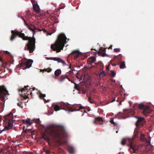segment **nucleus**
<instances>
[{
	"mask_svg": "<svg viewBox=\"0 0 154 154\" xmlns=\"http://www.w3.org/2000/svg\"><path fill=\"white\" fill-rule=\"evenodd\" d=\"M99 84L100 85V82H99Z\"/></svg>",
	"mask_w": 154,
	"mask_h": 154,
	"instance_id": "obj_56",
	"label": "nucleus"
},
{
	"mask_svg": "<svg viewBox=\"0 0 154 154\" xmlns=\"http://www.w3.org/2000/svg\"><path fill=\"white\" fill-rule=\"evenodd\" d=\"M146 122L144 118L141 117H138L137 120L135 123V125L137 127L143 126L145 124Z\"/></svg>",
	"mask_w": 154,
	"mask_h": 154,
	"instance_id": "obj_11",
	"label": "nucleus"
},
{
	"mask_svg": "<svg viewBox=\"0 0 154 154\" xmlns=\"http://www.w3.org/2000/svg\"><path fill=\"white\" fill-rule=\"evenodd\" d=\"M126 141V139L123 138V139L121 142V143L122 145H124L125 144Z\"/></svg>",
	"mask_w": 154,
	"mask_h": 154,
	"instance_id": "obj_30",
	"label": "nucleus"
},
{
	"mask_svg": "<svg viewBox=\"0 0 154 154\" xmlns=\"http://www.w3.org/2000/svg\"><path fill=\"white\" fill-rule=\"evenodd\" d=\"M33 27H34L35 28V29H32L31 26H28L27 27V28H28V29H29L30 30H31V31H32L33 32V35H34V34H35V29H37L36 28V27H35L34 26H32V25Z\"/></svg>",
	"mask_w": 154,
	"mask_h": 154,
	"instance_id": "obj_20",
	"label": "nucleus"
},
{
	"mask_svg": "<svg viewBox=\"0 0 154 154\" xmlns=\"http://www.w3.org/2000/svg\"><path fill=\"white\" fill-rule=\"evenodd\" d=\"M24 24L26 26H27L28 25V24H27V23H26V22L25 20H24Z\"/></svg>",
	"mask_w": 154,
	"mask_h": 154,
	"instance_id": "obj_43",
	"label": "nucleus"
},
{
	"mask_svg": "<svg viewBox=\"0 0 154 154\" xmlns=\"http://www.w3.org/2000/svg\"><path fill=\"white\" fill-rule=\"evenodd\" d=\"M139 133V132L138 131H137V130L136 129H135L134 130V135H133V138H135L136 137H138V136H137V134H138Z\"/></svg>",
	"mask_w": 154,
	"mask_h": 154,
	"instance_id": "obj_23",
	"label": "nucleus"
},
{
	"mask_svg": "<svg viewBox=\"0 0 154 154\" xmlns=\"http://www.w3.org/2000/svg\"><path fill=\"white\" fill-rule=\"evenodd\" d=\"M48 152H49L48 150H47L46 151V152L47 153H48Z\"/></svg>",
	"mask_w": 154,
	"mask_h": 154,
	"instance_id": "obj_50",
	"label": "nucleus"
},
{
	"mask_svg": "<svg viewBox=\"0 0 154 154\" xmlns=\"http://www.w3.org/2000/svg\"><path fill=\"white\" fill-rule=\"evenodd\" d=\"M88 100L89 101V102L91 103H94L93 101H92L91 98V97H88Z\"/></svg>",
	"mask_w": 154,
	"mask_h": 154,
	"instance_id": "obj_34",
	"label": "nucleus"
},
{
	"mask_svg": "<svg viewBox=\"0 0 154 154\" xmlns=\"http://www.w3.org/2000/svg\"><path fill=\"white\" fill-rule=\"evenodd\" d=\"M128 140L129 143L128 146H129L130 149H132L133 153H135L136 151L138 149L139 146L138 145L134 144L133 143L132 139H128Z\"/></svg>",
	"mask_w": 154,
	"mask_h": 154,
	"instance_id": "obj_10",
	"label": "nucleus"
},
{
	"mask_svg": "<svg viewBox=\"0 0 154 154\" xmlns=\"http://www.w3.org/2000/svg\"><path fill=\"white\" fill-rule=\"evenodd\" d=\"M116 133H118V131H116Z\"/></svg>",
	"mask_w": 154,
	"mask_h": 154,
	"instance_id": "obj_54",
	"label": "nucleus"
},
{
	"mask_svg": "<svg viewBox=\"0 0 154 154\" xmlns=\"http://www.w3.org/2000/svg\"><path fill=\"white\" fill-rule=\"evenodd\" d=\"M83 115V114H82V116Z\"/></svg>",
	"mask_w": 154,
	"mask_h": 154,
	"instance_id": "obj_57",
	"label": "nucleus"
},
{
	"mask_svg": "<svg viewBox=\"0 0 154 154\" xmlns=\"http://www.w3.org/2000/svg\"><path fill=\"white\" fill-rule=\"evenodd\" d=\"M37 29L39 31H43L44 32H47V31L44 28H43V29Z\"/></svg>",
	"mask_w": 154,
	"mask_h": 154,
	"instance_id": "obj_37",
	"label": "nucleus"
},
{
	"mask_svg": "<svg viewBox=\"0 0 154 154\" xmlns=\"http://www.w3.org/2000/svg\"><path fill=\"white\" fill-rule=\"evenodd\" d=\"M119 64V63H116V64H112V66H116V65H118Z\"/></svg>",
	"mask_w": 154,
	"mask_h": 154,
	"instance_id": "obj_44",
	"label": "nucleus"
},
{
	"mask_svg": "<svg viewBox=\"0 0 154 154\" xmlns=\"http://www.w3.org/2000/svg\"><path fill=\"white\" fill-rule=\"evenodd\" d=\"M105 52L106 49L102 48L100 49V50L98 51V53L99 55H101L103 57L105 56L106 54Z\"/></svg>",
	"mask_w": 154,
	"mask_h": 154,
	"instance_id": "obj_15",
	"label": "nucleus"
},
{
	"mask_svg": "<svg viewBox=\"0 0 154 154\" xmlns=\"http://www.w3.org/2000/svg\"><path fill=\"white\" fill-rule=\"evenodd\" d=\"M70 54H73L74 59H76L81 55V53L78 50H74L72 51Z\"/></svg>",
	"mask_w": 154,
	"mask_h": 154,
	"instance_id": "obj_13",
	"label": "nucleus"
},
{
	"mask_svg": "<svg viewBox=\"0 0 154 154\" xmlns=\"http://www.w3.org/2000/svg\"><path fill=\"white\" fill-rule=\"evenodd\" d=\"M32 94V93L31 92H30V94Z\"/></svg>",
	"mask_w": 154,
	"mask_h": 154,
	"instance_id": "obj_55",
	"label": "nucleus"
},
{
	"mask_svg": "<svg viewBox=\"0 0 154 154\" xmlns=\"http://www.w3.org/2000/svg\"><path fill=\"white\" fill-rule=\"evenodd\" d=\"M28 87H29L28 86H25L24 88L19 89V91L21 96L22 97L25 99H26L28 98V96L26 95V94H27V92L29 91H28V89L27 88Z\"/></svg>",
	"mask_w": 154,
	"mask_h": 154,
	"instance_id": "obj_9",
	"label": "nucleus"
},
{
	"mask_svg": "<svg viewBox=\"0 0 154 154\" xmlns=\"http://www.w3.org/2000/svg\"><path fill=\"white\" fill-rule=\"evenodd\" d=\"M66 78L69 79L67 75H61L58 79V81L60 82H62Z\"/></svg>",
	"mask_w": 154,
	"mask_h": 154,
	"instance_id": "obj_16",
	"label": "nucleus"
},
{
	"mask_svg": "<svg viewBox=\"0 0 154 154\" xmlns=\"http://www.w3.org/2000/svg\"><path fill=\"white\" fill-rule=\"evenodd\" d=\"M67 39L64 33L60 34L55 43L51 45V48L53 51H56L57 53L60 52L61 50H63L65 45L67 43Z\"/></svg>",
	"mask_w": 154,
	"mask_h": 154,
	"instance_id": "obj_3",
	"label": "nucleus"
},
{
	"mask_svg": "<svg viewBox=\"0 0 154 154\" xmlns=\"http://www.w3.org/2000/svg\"><path fill=\"white\" fill-rule=\"evenodd\" d=\"M47 58L48 59V60H52V59H53V57H47Z\"/></svg>",
	"mask_w": 154,
	"mask_h": 154,
	"instance_id": "obj_45",
	"label": "nucleus"
},
{
	"mask_svg": "<svg viewBox=\"0 0 154 154\" xmlns=\"http://www.w3.org/2000/svg\"><path fill=\"white\" fill-rule=\"evenodd\" d=\"M11 33L12 35L10 39L11 41H13L17 36L21 38L23 40H28V42L24 48L25 50L29 51L30 53L33 52L35 49V39L33 36L32 37L26 36L24 33L17 30H11Z\"/></svg>",
	"mask_w": 154,
	"mask_h": 154,
	"instance_id": "obj_2",
	"label": "nucleus"
},
{
	"mask_svg": "<svg viewBox=\"0 0 154 154\" xmlns=\"http://www.w3.org/2000/svg\"><path fill=\"white\" fill-rule=\"evenodd\" d=\"M61 73V71L60 69L56 70L54 72V75L56 76H57L59 75Z\"/></svg>",
	"mask_w": 154,
	"mask_h": 154,
	"instance_id": "obj_21",
	"label": "nucleus"
},
{
	"mask_svg": "<svg viewBox=\"0 0 154 154\" xmlns=\"http://www.w3.org/2000/svg\"><path fill=\"white\" fill-rule=\"evenodd\" d=\"M8 95V92L5 86L4 85H0V98H2V100H5L6 96Z\"/></svg>",
	"mask_w": 154,
	"mask_h": 154,
	"instance_id": "obj_5",
	"label": "nucleus"
},
{
	"mask_svg": "<svg viewBox=\"0 0 154 154\" xmlns=\"http://www.w3.org/2000/svg\"><path fill=\"white\" fill-rule=\"evenodd\" d=\"M37 0H31L32 4L33 10L36 12L38 13L40 12V8L39 5L37 4Z\"/></svg>",
	"mask_w": 154,
	"mask_h": 154,
	"instance_id": "obj_12",
	"label": "nucleus"
},
{
	"mask_svg": "<svg viewBox=\"0 0 154 154\" xmlns=\"http://www.w3.org/2000/svg\"><path fill=\"white\" fill-rule=\"evenodd\" d=\"M0 61H1V59H0Z\"/></svg>",
	"mask_w": 154,
	"mask_h": 154,
	"instance_id": "obj_58",
	"label": "nucleus"
},
{
	"mask_svg": "<svg viewBox=\"0 0 154 154\" xmlns=\"http://www.w3.org/2000/svg\"><path fill=\"white\" fill-rule=\"evenodd\" d=\"M61 106L62 108V109L64 110H68L69 111L73 112L74 111H79L80 110L83 109H84V108L82 106H81L79 107V110H76L75 109H73L72 107H69L68 104L63 103L61 104Z\"/></svg>",
	"mask_w": 154,
	"mask_h": 154,
	"instance_id": "obj_8",
	"label": "nucleus"
},
{
	"mask_svg": "<svg viewBox=\"0 0 154 154\" xmlns=\"http://www.w3.org/2000/svg\"><path fill=\"white\" fill-rule=\"evenodd\" d=\"M29 121L30 119H27L26 120H22V122L23 123H25L26 122L27 123L29 124V125H31L32 124V123L30 122Z\"/></svg>",
	"mask_w": 154,
	"mask_h": 154,
	"instance_id": "obj_27",
	"label": "nucleus"
},
{
	"mask_svg": "<svg viewBox=\"0 0 154 154\" xmlns=\"http://www.w3.org/2000/svg\"><path fill=\"white\" fill-rule=\"evenodd\" d=\"M27 88V89H28V91H29H29H31V90H31V89H32V91H34V90H35V87H33V88H29V87Z\"/></svg>",
	"mask_w": 154,
	"mask_h": 154,
	"instance_id": "obj_42",
	"label": "nucleus"
},
{
	"mask_svg": "<svg viewBox=\"0 0 154 154\" xmlns=\"http://www.w3.org/2000/svg\"><path fill=\"white\" fill-rule=\"evenodd\" d=\"M4 119L3 124L5 127L4 129L8 130L12 128L13 124L15 121L13 113L10 112L9 114L5 116L4 117Z\"/></svg>",
	"mask_w": 154,
	"mask_h": 154,
	"instance_id": "obj_4",
	"label": "nucleus"
},
{
	"mask_svg": "<svg viewBox=\"0 0 154 154\" xmlns=\"http://www.w3.org/2000/svg\"><path fill=\"white\" fill-rule=\"evenodd\" d=\"M110 122L111 124H112L115 126H116L118 125V124L117 122H114L113 118H111L110 119Z\"/></svg>",
	"mask_w": 154,
	"mask_h": 154,
	"instance_id": "obj_25",
	"label": "nucleus"
},
{
	"mask_svg": "<svg viewBox=\"0 0 154 154\" xmlns=\"http://www.w3.org/2000/svg\"><path fill=\"white\" fill-rule=\"evenodd\" d=\"M42 138L44 139L45 140L48 142L49 139L48 137L46 136L45 134H44L42 135Z\"/></svg>",
	"mask_w": 154,
	"mask_h": 154,
	"instance_id": "obj_22",
	"label": "nucleus"
},
{
	"mask_svg": "<svg viewBox=\"0 0 154 154\" xmlns=\"http://www.w3.org/2000/svg\"><path fill=\"white\" fill-rule=\"evenodd\" d=\"M119 67L121 69L125 68L126 67L125 65V62L124 61L122 62L120 64Z\"/></svg>",
	"mask_w": 154,
	"mask_h": 154,
	"instance_id": "obj_19",
	"label": "nucleus"
},
{
	"mask_svg": "<svg viewBox=\"0 0 154 154\" xmlns=\"http://www.w3.org/2000/svg\"><path fill=\"white\" fill-rule=\"evenodd\" d=\"M59 61H60L58 63H61L63 64H64V65L66 64L65 62L62 59H61L60 58Z\"/></svg>",
	"mask_w": 154,
	"mask_h": 154,
	"instance_id": "obj_35",
	"label": "nucleus"
},
{
	"mask_svg": "<svg viewBox=\"0 0 154 154\" xmlns=\"http://www.w3.org/2000/svg\"><path fill=\"white\" fill-rule=\"evenodd\" d=\"M144 135L142 134H140V138L141 139V140L143 141H144L145 140V138H144Z\"/></svg>",
	"mask_w": 154,
	"mask_h": 154,
	"instance_id": "obj_31",
	"label": "nucleus"
},
{
	"mask_svg": "<svg viewBox=\"0 0 154 154\" xmlns=\"http://www.w3.org/2000/svg\"><path fill=\"white\" fill-rule=\"evenodd\" d=\"M137 107L140 109H143V113L145 115L150 113L151 112V110L148 106H146L141 103L138 105Z\"/></svg>",
	"mask_w": 154,
	"mask_h": 154,
	"instance_id": "obj_6",
	"label": "nucleus"
},
{
	"mask_svg": "<svg viewBox=\"0 0 154 154\" xmlns=\"http://www.w3.org/2000/svg\"><path fill=\"white\" fill-rule=\"evenodd\" d=\"M115 101V98H114L112 100V101H111V102H112L114 101Z\"/></svg>",
	"mask_w": 154,
	"mask_h": 154,
	"instance_id": "obj_47",
	"label": "nucleus"
},
{
	"mask_svg": "<svg viewBox=\"0 0 154 154\" xmlns=\"http://www.w3.org/2000/svg\"><path fill=\"white\" fill-rule=\"evenodd\" d=\"M100 65H101V66H103V67H102V68H103V64L102 63H101L100 64Z\"/></svg>",
	"mask_w": 154,
	"mask_h": 154,
	"instance_id": "obj_49",
	"label": "nucleus"
},
{
	"mask_svg": "<svg viewBox=\"0 0 154 154\" xmlns=\"http://www.w3.org/2000/svg\"><path fill=\"white\" fill-rule=\"evenodd\" d=\"M33 60L31 59H29L26 62H23L20 64L21 68L23 69L29 68L32 66Z\"/></svg>",
	"mask_w": 154,
	"mask_h": 154,
	"instance_id": "obj_7",
	"label": "nucleus"
},
{
	"mask_svg": "<svg viewBox=\"0 0 154 154\" xmlns=\"http://www.w3.org/2000/svg\"><path fill=\"white\" fill-rule=\"evenodd\" d=\"M83 111H84V113H85V112H86V111L85 110H83Z\"/></svg>",
	"mask_w": 154,
	"mask_h": 154,
	"instance_id": "obj_51",
	"label": "nucleus"
},
{
	"mask_svg": "<svg viewBox=\"0 0 154 154\" xmlns=\"http://www.w3.org/2000/svg\"><path fill=\"white\" fill-rule=\"evenodd\" d=\"M46 95L45 94H43L41 92L39 94V97L40 98H43V100L45 102L46 100L44 98V97H45Z\"/></svg>",
	"mask_w": 154,
	"mask_h": 154,
	"instance_id": "obj_24",
	"label": "nucleus"
},
{
	"mask_svg": "<svg viewBox=\"0 0 154 154\" xmlns=\"http://www.w3.org/2000/svg\"><path fill=\"white\" fill-rule=\"evenodd\" d=\"M96 60V58L94 57H90L88 60V64H91L94 63Z\"/></svg>",
	"mask_w": 154,
	"mask_h": 154,
	"instance_id": "obj_17",
	"label": "nucleus"
},
{
	"mask_svg": "<svg viewBox=\"0 0 154 154\" xmlns=\"http://www.w3.org/2000/svg\"><path fill=\"white\" fill-rule=\"evenodd\" d=\"M122 55L121 54H119L116 57V59L118 60V62H120L121 61V59L122 58Z\"/></svg>",
	"mask_w": 154,
	"mask_h": 154,
	"instance_id": "obj_26",
	"label": "nucleus"
},
{
	"mask_svg": "<svg viewBox=\"0 0 154 154\" xmlns=\"http://www.w3.org/2000/svg\"><path fill=\"white\" fill-rule=\"evenodd\" d=\"M68 149L69 153L71 154H73L75 153L74 148L71 146H68Z\"/></svg>",
	"mask_w": 154,
	"mask_h": 154,
	"instance_id": "obj_18",
	"label": "nucleus"
},
{
	"mask_svg": "<svg viewBox=\"0 0 154 154\" xmlns=\"http://www.w3.org/2000/svg\"><path fill=\"white\" fill-rule=\"evenodd\" d=\"M35 122L38 124L40 123V120L39 119H35Z\"/></svg>",
	"mask_w": 154,
	"mask_h": 154,
	"instance_id": "obj_40",
	"label": "nucleus"
},
{
	"mask_svg": "<svg viewBox=\"0 0 154 154\" xmlns=\"http://www.w3.org/2000/svg\"><path fill=\"white\" fill-rule=\"evenodd\" d=\"M146 142H148V144H149V145L150 144V141H149H149H146Z\"/></svg>",
	"mask_w": 154,
	"mask_h": 154,
	"instance_id": "obj_46",
	"label": "nucleus"
},
{
	"mask_svg": "<svg viewBox=\"0 0 154 154\" xmlns=\"http://www.w3.org/2000/svg\"><path fill=\"white\" fill-rule=\"evenodd\" d=\"M60 58L57 57H53L52 60L57 61L58 62H59Z\"/></svg>",
	"mask_w": 154,
	"mask_h": 154,
	"instance_id": "obj_32",
	"label": "nucleus"
},
{
	"mask_svg": "<svg viewBox=\"0 0 154 154\" xmlns=\"http://www.w3.org/2000/svg\"><path fill=\"white\" fill-rule=\"evenodd\" d=\"M69 68L71 69V65H70L69 66Z\"/></svg>",
	"mask_w": 154,
	"mask_h": 154,
	"instance_id": "obj_52",
	"label": "nucleus"
},
{
	"mask_svg": "<svg viewBox=\"0 0 154 154\" xmlns=\"http://www.w3.org/2000/svg\"><path fill=\"white\" fill-rule=\"evenodd\" d=\"M46 131L57 143L61 144V140L67 136L64 126L63 125L54 124L49 125L46 128Z\"/></svg>",
	"mask_w": 154,
	"mask_h": 154,
	"instance_id": "obj_1",
	"label": "nucleus"
},
{
	"mask_svg": "<svg viewBox=\"0 0 154 154\" xmlns=\"http://www.w3.org/2000/svg\"><path fill=\"white\" fill-rule=\"evenodd\" d=\"M60 109H61L60 107L59 106L57 105H56L54 107V109L55 111H58Z\"/></svg>",
	"mask_w": 154,
	"mask_h": 154,
	"instance_id": "obj_29",
	"label": "nucleus"
},
{
	"mask_svg": "<svg viewBox=\"0 0 154 154\" xmlns=\"http://www.w3.org/2000/svg\"><path fill=\"white\" fill-rule=\"evenodd\" d=\"M52 69L50 68H48L45 69V70L48 72H50L51 71Z\"/></svg>",
	"mask_w": 154,
	"mask_h": 154,
	"instance_id": "obj_36",
	"label": "nucleus"
},
{
	"mask_svg": "<svg viewBox=\"0 0 154 154\" xmlns=\"http://www.w3.org/2000/svg\"><path fill=\"white\" fill-rule=\"evenodd\" d=\"M112 45H111L109 47V49H111L112 48Z\"/></svg>",
	"mask_w": 154,
	"mask_h": 154,
	"instance_id": "obj_48",
	"label": "nucleus"
},
{
	"mask_svg": "<svg viewBox=\"0 0 154 154\" xmlns=\"http://www.w3.org/2000/svg\"><path fill=\"white\" fill-rule=\"evenodd\" d=\"M105 74V73L104 71H102V72H101L99 75V76L100 77L101 75L102 76L104 75Z\"/></svg>",
	"mask_w": 154,
	"mask_h": 154,
	"instance_id": "obj_39",
	"label": "nucleus"
},
{
	"mask_svg": "<svg viewBox=\"0 0 154 154\" xmlns=\"http://www.w3.org/2000/svg\"><path fill=\"white\" fill-rule=\"evenodd\" d=\"M6 54H8V55L9 57L10 58V59L11 60H12L13 59V57L12 56V55L9 52L7 51H6L5 52Z\"/></svg>",
	"mask_w": 154,
	"mask_h": 154,
	"instance_id": "obj_28",
	"label": "nucleus"
},
{
	"mask_svg": "<svg viewBox=\"0 0 154 154\" xmlns=\"http://www.w3.org/2000/svg\"><path fill=\"white\" fill-rule=\"evenodd\" d=\"M120 50L119 48H116L114 49V51L115 52H118L120 51Z\"/></svg>",
	"mask_w": 154,
	"mask_h": 154,
	"instance_id": "obj_41",
	"label": "nucleus"
},
{
	"mask_svg": "<svg viewBox=\"0 0 154 154\" xmlns=\"http://www.w3.org/2000/svg\"><path fill=\"white\" fill-rule=\"evenodd\" d=\"M111 74L113 77H114L116 75V74L115 72L113 71H111Z\"/></svg>",
	"mask_w": 154,
	"mask_h": 154,
	"instance_id": "obj_38",
	"label": "nucleus"
},
{
	"mask_svg": "<svg viewBox=\"0 0 154 154\" xmlns=\"http://www.w3.org/2000/svg\"><path fill=\"white\" fill-rule=\"evenodd\" d=\"M95 123L99 124L102 125L103 123L102 118L100 117H98L95 118V120L94 121Z\"/></svg>",
	"mask_w": 154,
	"mask_h": 154,
	"instance_id": "obj_14",
	"label": "nucleus"
},
{
	"mask_svg": "<svg viewBox=\"0 0 154 154\" xmlns=\"http://www.w3.org/2000/svg\"><path fill=\"white\" fill-rule=\"evenodd\" d=\"M17 105L19 106L20 107H21L22 108L23 107V105L22 103L21 102V103H17Z\"/></svg>",
	"mask_w": 154,
	"mask_h": 154,
	"instance_id": "obj_33",
	"label": "nucleus"
},
{
	"mask_svg": "<svg viewBox=\"0 0 154 154\" xmlns=\"http://www.w3.org/2000/svg\"><path fill=\"white\" fill-rule=\"evenodd\" d=\"M2 131H0V133H1L2 132Z\"/></svg>",
	"mask_w": 154,
	"mask_h": 154,
	"instance_id": "obj_53",
	"label": "nucleus"
}]
</instances>
